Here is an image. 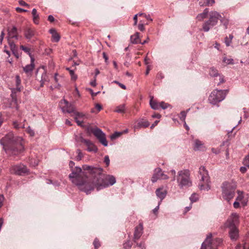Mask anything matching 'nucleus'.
<instances>
[{
  "mask_svg": "<svg viewBox=\"0 0 249 249\" xmlns=\"http://www.w3.org/2000/svg\"><path fill=\"white\" fill-rule=\"evenodd\" d=\"M69 178L72 183L87 194H89L94 188L98 191L116 182L114 176L103 174L102 168L88 165H83L82 168L75 167Z\"/></svg>",
  "mask_w": 249,
  "mask_h": 249,
  "instance_id": "nucleus-1",
  "label": "nucleus"
},
{
  "mask_svg": "<svg viewBox=\"0 0 249 249\" xmlns=\"http://www.w3.org/2000/svg\"><path fill=\"white\" fill-rule=\"evenodd\" d=\"M3 148L6 153L9 155H18L24 149L23 145L20 142L15 140L13 132L8 133L0 141Z\"/></svg>",
  "mask_w": 249,
  "mask_h": 249,
  "instance_id": "nucleus-2",
  "label": "nucleus"
},
{
  "mask_svg": "<svg viewBox=\"0 0 249 249\" xmlns=\"http://www.w3.org/2000/svg\"><path fill=\"white\" fill-rule=\"evenodd\" d=\"M177 181L180 189L188 188L192 185L190 178V172L188 169L179 171L177 177Z\"/></svg>",
  "mask_w": 249,
  "mask_h": 249,
  "instance_id": "nucleus-3",
  "label": "nucleus"
},
{
  "mask_svg": "<svg viewBox=\"0 0 249 249\" xmlns=\"http://www.w3.org/2000/svg\"><path fill=\"white\" fill-rule=\"evenodd\" d=\"M200 183L198 187L201 190H209L210 189V181L208 171L204 166H201L199 170Z\"/></svg>",
  "mask_w": 249,
  "mask_h": 249,
  "instance_id": "nucleus-4",
  "label": "nucleus"
},
{
  "mask_svg": "<svg viewBox=\"0 0 249 249\" xmlns=\"http://www.w3.org/2000/svg\"><path fill=\"white\" fill-rule=\"evenodd\" d=\"M221 18V15L217 12L213 11L209 13V20L203 24V30L205 32H208L210 28L217 24L218 20Z\"/></svg>",
  "mask_w": 249,
  "mask_h": 249,
  "instance_id": "nucleus-5",
  "label": "nucleus"
},
{
  "mask_svg": "<svg viewBox=\"0 0 249 249\" xmlns=\"http://www.w3.org/2000/svg\"><path fill=\"white\" fill-rule=\"evenodd\" d=\"M227 92V90H214L210 95L208 100L211 104L215 105L225 98Z\"/></svg>",
  "mask_w": 249,
  "mask_h": 249,
  "instance_id": "nucleus-6",
  "label": "nucleus"
},
{
  "mask_svg": "<svg viewBox=\"0 0 249 249\" xmlns=\"http://www.w3.org/2000/svg\"><path fill=\"white\" fill-rule=\"evenodd\" d=\"M222 196L225 200L230 202L235 196V188L228 182L223 183L222 187Z\"/></svg>",
  "mask_w": 249,
  "mask_h": 249,
  "instance_id": "nucleus-7",
  "label": "nucleus"
},
{
  "mask_svg": "<svg viewBox=\"0 0 249 249\" xmlns=\"http://www.w3.org/2000/svg\"><path fill=\"white\" fill-rule=\"evenodd\" d=\"M212 235L209 233L205 240L201 245L200 249H217V247L221 242L222 240L220 238H216L212 241Z\"/></svg>",
  "mask_w": 249,
  "mask_h": 249,
  "instance_id": "nucleus-8",
  "label": "nucleus"
},
{
  "mask_svg": "<svg viewBox=\"0 0 249 249\" xmlns=\"http://www.w3.org/2000/svg\"><path fill=\"white\" fill-rule=\"evenodd\" d=\"M88 131L89 133H92L104 146H107L108 143L106 140V134L101 129L98 127H89L88 128Z\"/></svg>",
  "mask_w": 249,
  "mask_h": 249,
  "instance_id": "nucleus-9",
  "label": "nucleus"
},
{
  "mask_svg": "<svg viewBox=\"0 0 249 249\" xmlns=\"http://www.w3.org/2000/svg\"><path fill=\"white\" fill-rule=\"evenodd\" d=\"M239 224V215L237 213H232L225 223V226L228 228L237 227Z\"/></svg>",
  "mask_w": 249,
  "mask_h": 249,
  "instance_id": "nucleus-10",
  "label": "nucleus"
},
{
  "mask_svg": "<svg viewBox=\"0 0 249 249\" xmlns=\"http://www.w3.org/2000/svg\"><path fill=\"white\" fill-rule=\"evenodd\" d=\"M8 35L7 39L9 45L11 44H15L13 39H18V34L17 28L15 26H13L12 28H8L7 29Z\"/></svg>",
  "mask_w": 249,
  "mask_h": 249,
  "instance_id": "nucleus-11",
  "label": "nucleus"
},
{
  "mask_svg": "<svg viewBox=\"0 0 249 249\" xmlns=\"http://www.w3.org/2000/svg\"><path fill=\"white\" fill-rule=\"evenodd\" d=\"M60 105L62 106V110L63 112L73 114L76 109L74 106L69 103L67 100L63 99L60 102Z\"/></svg>",
  "mask_w": 249,
  "mask_h": 249,
  "instance_id": "nucleus-12",
  "label": "nucleus"
},
{
  "mask_svg": "<svg viewBox=\"0 0 249 249\" xmlns=\"http://www.w3.org/2000/svg\"><path fill=\"white\" fill-rule=\"evenodd\" d=\"M10 172L12 174L22 175L28 172L27 167L23 164L16 165L12 166Z\"/></svg>",
  "mask_w": 249,
  "mask_h": 249,
  "instance_id": "nucleus-13",
  "label": "nucleus"
},
{
  "mask_svg": "<svg viewBox=\"0 0 249 249\" xmlns=\"http://www.w3.org/2000/svg\"><path fill=\"white\" fill-rule=\"evenodd\" d=\"M168 178L167 175L164 174L160 168H158L155 169L154 174L152 177V182H156L158 179H167Z\"/></svg>",
  "mask_w": 249,
  "mask_h": 249,
  "instance_id": "nucleus-14",
  "label": "nucleus"
},
{
  "mask_svg": "<svg viewBox=\"0 0 249 249\" xmlns=\"http://www.w3.org/2000/svg\"><path fill=\"white\" fill-rule=\"evenodd\" d=\"M79 141L84 143L87 146V150L89 152H93L95 153L98 151L97 147L89 140L85 139L81 136L79 138Z\"/></svg>",
  "mask_w": 249,
  "mask_h": 249,
  "instance_id": "nucleus-15",
  "label": "nucleus"
},
{
  "mask_svg": "<svg viewBox=\"0 0 249 249\" xmlns=\"http://www.w3.org/2000/svg\"><path fill=\"white\" fill-rule=\"evenodd\" d=\"M143 233V225L142 223H140L138 226H137L135 229L134 233L133 241L136 243L137 241L139 240Z\"/></svg>",
  "mask_w": 249,
  "mask_h": 249,
  "instance_id": "nucleus-16",
  "label": "nucleus"
},
{
  "mask_svg": "<svg viewBox=\"0 0 249 249\" xmlns=\"http://www.w3.org/2000/svg\"><path fill=\"white\" fill-rule=\"evenodd\" d=\"M156 194L158 197H159L161 202V201L165 198L167 194L166 190L163 187L158 188L156 191Z\"/></svg>",
  "mask_w": 249,
  "mask_h": 249,
  "instance_id": "nucleus-17",
  "label": "nucleus"
},
{
  "mask_svg": "<svg viewBox=\"0 0 249 249\" xmlns=\"http://www.w3.org/2000/svg\"><path fill=\"white\" fill-rule=\"evenodd\" d=\"M230 229L229 234L232 240H236L238 237V230L237 227L229 228Z\"/></svg>",
  "mask_w": 249,
  "mask_h": 249,
  "instance_id": "nucleus-18",
  "label": "nucleus"
},
{
  "mask_svg": "<svg viewBox=\"0 0 249 249\" xmlns=\"http://www.w3.org/2000/svg\"><path fill=\"white\" fill-rule=\"evenodd\" d=\"M34 61V57H32L31 59V63L23 67V71L25 72L28 73L32 71L35 67Z\"/></svg>",
  "mask_w": 249,
  "mask_h": 249,
  "instance_id": "nucleus-19",
  "label": "nucleus"
},
{
  "mask_svg": "<svg viewBox=\"0 0 249 249\" xmlns=\"http://www.w3.org/2000/svg\"><path fill=\"white\" fill-rule=\"evenodd\" d=\"M150 125L149 122L144 119H141L138 121L136 128L147 127Z\"/></svg>",
  "mask_w": 249,
  "mask_h": 249,
  "instance_id": "nucleus-20",
  "label": "nucleus"
},
{
  "mask_svg": "<svg viewBox=\"0 0 249 249\" xmlns=\"http://www.w3.org/2000/svg\"><path fill=\"white\" fill-rule=\"evenodd\" d=\"M204 144L202 142L198 140H195L194 141V149L195 150H201L204 149Z\"/></svg>",
  "mask_w": 249,
  "mask_h": 249,
  "instance_id": "nucleus-21",
  "label": "nucleus"
},
{
  "mask_svg": "<svg viewBox=\"0 0 249 249\" xmlns=\"http://www.w3.org/2000/svg\"><path fill=\"white\" fill-rule=\"evenodd\" d=\"M35 35V31L34 30L28 28L24 32V36L26 39L30 40Z\"/></svg>",
  "mask_w": 249,
  "mask_h": 249,
  "instance_id": "nucleus-22",
  "label": "nucleus"
},
{
  "mask_svg": "<svg viewBox=\"0 0 249 249\" xmlns=\"http://www.w3.org/2000/svg\"><path fill=\"white\" fill-rule=\"evenodd\" d=\"M32 14L33 15V20L34 23H35L36 24H38L39 22V14L37 12L36 9L34 8L33 9Z\"/></svg>",
  "mask_w": 249,
  "mask_h": 249,
  "instance_id": "nucleus-23",
  "label": "nucleus"
},
{
  "mask_svg": "<svg viewBox=\"0 0 249 249\" xmlns=\"http://www.w3.org/2000/svg\"><path fill=\"white\" fill-rule=\"evenodd\" d=\"M131 42L133 44H138L141 43L140 39L139 38V34L136 33L134 35L130 37Z\"/></svg>",
  "mask_w": 249,
  "mask_h": 249,
  "instance_id": "nucleus-24",
  "label": "nucleus"
},
{
  "mask_svg": "<svg viewBox=\"0 0 249 249\" xmlns=\"http://www.w3.org/2000/svg\"><path fill=\"white\" fill-rule=\"evenodd\" d=\"M209 13V10L208 8H206L204 9L203 12L202 13H200L196 17V18L198 20H202L203 19L207 18Z\"/></svg>",
  "mask_w": 249,
  "mask_h": 249,
  "instance_id": "nucleus-25",
  "label": "nucleus"
},
{
  "mask_svg": "<svg viewBox=\"0 0 249 249\" xmlns=\"http://www.w3.org/2000/svg\"><path fill=\"white\" fill-rule=\"evenodd\" d=\"M10 46V48L11 49V50L12 51L13 54L17 57L18 58L19 56V55L18 53L17 47L15 44H11L10 45H9Z\"/></svg>",
  "mask_w": 249,
  "mask_h": 249,
  "instance_id": "nucleus-26",
  "label": "nucleus"
},
{
  "mask_svg": "<svg viewBox=\"0 0 249 249\" xmlns=\"http://www.w3.org/2000/svg\"><path fill=\"white\" fill-rule=\"evenodd\" d=\"M150 105L152 108L155 110L159 109L160 104L153 100V97L151 98L150 101Z\"/></svg>",
  "mask_w": 249,
  "mask_h": 249,
  "instance_id": "nucleus-27",
  "label": "nucleus"
},
{
  "mask_svg": "<svg viewBox=\"0 0 249 249\" xmlns=\"http://www.w3.org/2000/svg\"><path fill=\"white\" fill-rule=\"evenodd\" d=\"M237 194L238 196L236 198V200L241 202L242 204H243V205L245 206L246 205L247 203L246 202L244 201L243 202L242 200L244 198V195H243V192L242 191H237Z\"/></svg>",
  "mask_w": 249,
  "mask_h": 249,
  "instance_id": "nucleus-28",
  "label": "nucleus"
},
{
  "mask_svg": "<svg viewBox=\"0 0 249 249\" xmlns=\"http://www.w3.org/2000/svg\"><path fill=\"white\" fill-rule=\"evenodd\" d=\"M220 20L221 23L224 26V28L225 29H227L228 28V26L229 23V19L225 17H221V18L220 19Z\"/></svg>",
  "mask_w": 249,
  "mask_h": 249,
  "instance_id": "nucleus-29",
  "label": "nucleus"
},
{
  "mask_svg": "<svg viewBox=\"0 0 249 249\" xmlns=\"http://www.w3.org/2000/svg\"><path fill=\"white\" fill-rule=\"evenodd\" d=\"M213 3H214V0H202L199 1V4L200 6H203L212 5Z\"/></svg>",
  "mask_w": 249,
  "mask_h": 249,
  "instance_id": "nucleus-30",
  "label": "nucleus"
},
{
  "mask_svg": "<svg viewBox=\"0 0 249 249\" xmlns=\"http://www.w3.org/2000/svg\"><path fill=\"white\" fill-rule=\"evenodd\" d=\"M125 105L122 104L116 107L114 111L119 113H123L125 112Z\"/></svg>",
  "mask_w": 249,
  "mask_h": 249,
  "instance_id": "nucleus-31",
  "label": "nucleus"
},
{
  "mask_svg": "<svg viewBox=\"0 0 249 249\" xmlns=\"http://www.w3.org/2000/svg\"><path fill=\"white\" fill-rule=\"evenodd\" d=\"M20 49L23 50L24 52H25L26 53H27L29 55L31 59L32 57H33V55H32V54L31 53L30 48H29L27 47L24 46L23 45H21L20 46Z\"/></svg>",
  "mask_w": 249,
  "mask_h": 249,
  "instance_id": "nucleus-32",
  "label": "nucleus"
},
{
  "mask_svg": "<svg viewBox=\"0 0 249 249\" xmlns=\"http://www.w3.org/2000/svg\"><path fill=\"white\" fill-rule=\"evenodd\" d=\"M209 74L212 77H216L219 75L217 70L213 67L210 69Z\"/></svg>",
  "mask_w": 249,
  "mask_h": 249,
  "instance_id": "nucleus-33",
  "label": "nucleus"
},
{
  "mask_svg": "<svg viewBox=\"0 0 249 249\" xmlns=\"http://www.w3.org/2000/svg\"><path fill=\"white\" fill-rule=\"evenodd\" d=\"M71 116H74V119L83 118L85 116V114L82 112L77 111L76 110L74 113L71 115Z\"/></svg>",
  "mask_w": 249,
  "mask_h": 249,
  "instance_id": "nucleus-34",
  "label": "nucleus"
},
{
  "mask_svg": "<svg viewBox=\"0 0 249 249\" xmlns=\"http://www.w3.org/2000/svg\"><path fill=\"white\" fill-rule=\"evenodd\" d=\"M102 109V107L99 104H96L95 106V108H92L91 110V112L93 113H96Z\"/></svg>",
  "mask_w": 249,
  "mask_h": 249,
  "instance_id": "nucleus-35",
  "label": "nucleus"
},
{
  "mask_svg": "<svg viewBox=\"0 0 249 249\" xmlns=\"http://www.w3.org/2000/svg\"><path fill=\"white\" fill-rule=\"evenodd\" d=\"M190 109H188L186 111H182L180 112L179 118L182 122L185 121L187 113L189 111Z\"/></svg>",
  "mask_w": 249,
  "mask_h": 249,
  "instance_id": "nucleus-36",
  "label": "nucleus"
},
{
  "mask_svg": "<svg viewBox=\"0 0 249 249\" xmlns=\"http://www.w3.org/2000/svg\"><path fill=\"white\" fill-rule=\"evenodd\" d=\"M16 83L17 89L20 91V89L18 87L21 84V80L19 75H16Z\"/></svg>",
  "mask_w": 249,
  "mask_h": 249,
  "instance_id": "nucleus-37",
  "label": "nucleus"
},
{
  "mask_svg": "<svg viewBox=\"0 0 249 249\" xmlns=\"http://www.w3.org/2000/svg\"><path fill=\"white\" fill-rule=\"evenodd\" d=\"M76 152L77 153V156L76 157L75 159L77 161H80L83 157V154L80 149H77Z\"/></svg>",
  "mask_w": 249,
  "mask_h": 249,
  "instance_id": "nucleus-38",
  "label": "nucleus"
},
{
  "mask_svg": "<svg viewBox=\"0 0 249 249\" xmlns=\"http://www.w3.org/2000/svg\"><path fill=\"white\" fill-rule=\"evenodd\" d=\"M122 134L121 132H116L110 136V139L111 140H113L119 137H120Z\"/></svg>",
  "mask_w": 249,
  "mask_h": 249,
  "instance_id": "nucleus-39",
  "label": "nucleus"
},
{
  "mask_svg": "<svg viewBox=\"0 0 249 249\" xmlns=\"http://www.w3.org/2000/svg\"><path fill=\"white\" fill-rule=\"evenodd\" d=\"M198 198V195L195 193L193 194L190 197V199L192 202H196Z\"/></svg>",
  "mask_w": 249,
  "mask_h": 249,
  "instance_id": "nucleus-40",
  "label": "nucleus"
},
{
  "mask_svg": "<svg viewBox=\"0 0 249 249\" xmlns=\"http://www.w3.org/2000/svg\"><path fill=\"white\" fill-rule=\"evenodd\" d=\"M223 61L226 63L227 64H233V59L232 58H228L226 57H224L223 59Z\"/></svg>",
  "mask_w": 249,
  "mask_h": 249,
  "instance_id": "nucleus-41",
  "label": "nucleus"
},
{
  "mask_svg": "<svg viewBox=\"0 0 249 249\" xmlns=\"http://www.w3.org/2000/svg\"><path fill=\"white\" fill-rule=\"evenodd\" d=\"M132 247V243L130 241H127L124 244V248L125 249H130Z\"/></svg>",
  "mask_w": 249,
  "mask_h": 249,
  "instance_id": "nucleus-42",
  "label": "nucleus"
},
{
  "mask_svg": "<svg viewBox=\"0 0 249 249\" xmlns=\"http://www.w3.org/2000/svg\"><path fill=\"white\" fill-rule=\"evenodd\" d=\"M52 38L53 41L57 42L60 40V37L57 33H56L52 35Z\"/></svg>",
  "mask_w": 249,
  "mask_h": 249,
  "instance_id": "nucleus-43",
  "label": "nucleus"
},
{
  "mask_svg": "<svg viewBox=\"0 0 249 249\" xmlns=\"http://www.w3.org/2000/svg\"><path fill=\"white\" fill-rule=\"evenodd\" d=\"M93 245L95 249H98L101 246L100 243L97 238H95L93 241Z\"/></svg>",
  "mask_w": 249,
  "mask_h": 249,
  "instance_id": "nucleus-44",
  "label": "nucleus"
},
{
  "mask_svg": "<svg viewBox=\"0 0 249 249\" xmlns=\"http://www.w3.org/2000/svg\"><path fill=\"white\" fill-rule=\"evenodd\" d=\"M70 74L71 75V80L75 81L77 79V76L75 74L74 71H70Z\"/></svg>",
  "mask_w": 249,
  "mask_h": 249,
  "instance_id": "nucleus-45",
  "label": "nucleus"
},
{
  "mask_svg": "<svg viewBox=\"0 0 249 249\" xmlns=\"http://www.w3.org/2000/svg\"><path fill=\"white\" fill-rule=\"evenodd\" d=\"M169 106V105L168 104L164 102H161V103H160V107H161L163 109L167 108Z\"/></svg>",
  "mask_w": 249,
  "mask_h": 249,
  "instance_id": "nucleus-46",
  "label": "nucleus"
},
{
  "mask_svg": "<svg viewBox=\"0 0 249 249\" xmlns=\"http://www.w3.org/2000/svg\"><path fill=\"white\" fill-rule=\"evenodd\" d=\"M14 127L16 129H18L19 128H22L24 127L23 125L21 124H19L17 121H15L13 122Z\"/></svg>",
  "mask_w": 249,
  "mask_h": 249,
  "instance_id": "nucleus-47",
  "label": "nucleus"
},
{
  "mask_svg": "<svg viewBox=\"0 0 249 249\" xmlns=\"http://www.w3.org/2000/svg\"><path fill=\"white\" fill-rule=\"evenodd\" d=\"M243 163L246 166L249 167V154L245 157Z\"/></svg>",
  "mask_w": 249,
  "mask_h": 249,
  "instance_id": "nucleus-48",
  "label": "nucleus"
},
{
  "mask_svg": "<svg viewBox=\"0 0 249 249\" xmlns=\"http://www.w3.org/2000/svg\"><path fill=\"white\" fill-rule=\"evenodd\" d=\"M47 184H53V185L55 186H57L59 185V183L57 181L53 182V181L51 179H47Z\"/></svg>",
  "mask_w": 249,
  "mask_h": 249,
  "instance_id": "nucleus-49",
  "label": "nucleus"
},
{
  "mask_svg": "<svg viewBox=\"0 0 249 249\" xmlns=\"http://www.w3.org/2000/svg\"><path fill=\"white\" fill-rule=\"evenodd\" d=\"M104 162L108 166L109 165L110 160L108 156H106L104 158Z\"/></svg>",
  "mask_w": 249,
  "mask_h": 249,
  "instance_id": "nucleus-50",
  "label": "nucleus"
},
{
  "mask_svg": "<svg viewBox=\"0 0 249 249\" xmlns=\"http://www.w3.org/2000/svg\"><path fill=\"white\" fill-rule=\"evenodd\" d=\"M18 3L19 5L21 6H27V7H29V5L26 2H25L23 0H20L18 1Z\"/></svg>",
  "mask_w": 249,
  "mask_h": 249,
  "instance_id": "nucleus-51",
  "label": "nucleus"
},
{
  "mask_svg": "<svg viewBox=\"0 0 249 249\" xmlns=\"http://www.w3.org/2000/svg\"><path fill=\"white\" fill-rule=\"evenodd\" d=\"M225 43L227 46H229L231 43V41L229 40L228 37H226L225 38Z\"/></svg>",
  "mask_w": 249,
  "mask_h": 249,
  "instance_id": "nucleus-52",
  "label": "nucleus"
},
{
  "mask_svg": "<svg viewBox=\"0 0 249 249\" xmlns=\"http://www.w3.org/2000/svg\"><path fill=\"white\" fill-rule=\"evenodd\" d=\"M4 35H5L4 32L3 31H2L1 32V34L0 35V44H1L2 43V41L3 40Z\"/></svg>",
  "mask_w": 249,
  "mask_h": 249,
  "instance_id": "nucleus-53",
  "label": "nucleus"
},
{
  "mask_svg": "<svg viewBox=\"0 0 249 249\" xmlns=\"http://www.w3.org/2000/svg\"><path fill=\"white\" fill-rule=\"evenodd\" d=\"M27 131L31 136H33L35 135L34 131L30 128V127H28Z\"/></svg>",
  "mask_w": 249,
  "mask_h": 249,
  "instance_id": "nucleus-54",
  "label": "nucleus"
},
{
  "mask_svg": "<svg viewBox=\"0 0 249 249\" xmlns=\"http://www.w3.org/2000/svg\"><path fill=\"white\" fill-rule=\"evenodd\" d=\"M103 58L105 59V62L107 64L108 63V56L107 55L106 53H105V52L103 53Z\"/></svg>",
  "mask_w": 249,
  "mask_h": 249,
  "instance_id": "nucleus-55",
  "label": "nucleus"
},
{
  "mask_svg": "<svg viewBox=\"0 0 249 249\" xmlns=\"http://www.w3.org/2000/svg\"><path fill=\"white\" fill-rule=\"evenodd\" d=\"M138 29L141 31H143L145 29V28H144V25L143 24H139L138 25Z\"/></svg>",
  "mask_w": 249,
  "mask_h": 249,
  "instance_id": "nucleus-56",
  "label": "nucleus"
},
{
  "mask_svg": "<svg viewBox=\"0 0 249 249\" xmlns=\"http://www.w3.org/2000/svg\"><path fill=\"white\" fill-rule=\"evenodd\" d=\"M233 207L234 208L237 209L239 207V201L235 200L233 203Z\"/></svg>",
  "mask_w": 249,
  "mask_h": 249,
  "instance_id": "nucleus-57",
  "label": "nucleus"
},
{
  "mask_svg": "<svg viewBox=\"0 0 249 249\" xmlns=\"http://www.w3.org/2000/svg\"><path fill=\"white\" fill-rule=\"evenodd\" d=\"M138 16V14H136L134 17H133V19L134 20V25H136L137 24V22H138V18H137V17Z\"/></svg>",
  "mask_w": 249,
  "mask_h": 249,
  "instance_id": "nucleus-58",
  "label": "nucleus"
},
{
  "mask_svg": "<svg viewBox=\"0 0 249 249\" xmlns=\"http://www.w3.org/2000/svg\"><path fill=\"white\" fill-rule=\"evenodd\" d=\"M75 120L78 125L82 126V124L83 123V122L82 121H80L78 120V119H75Z\"/></svg>",
  "mask_w": 249,
  "mask_h": 249,
  "instance_id": "nucleus-59",
  "label": "nucleus"
},
{
  "mask_svg": "<svg viewBox=\"0 0 249 249\" xmlns=\"http://www.w3.org/2000/svg\"><path fill=\"white\" fill-rule=\"evenodd\" d=\"M3 200L4 197L3 195H0V208L2 206Z\"/></svg>",
  "mask_w": 249,
  "mask_h": 249,
  "instance_id": "nucleus-60",
  "label": "nucleus"
},
{
  "mask_svg": "<svg viewBox=\"0 0 249 249\" xmlns=\"http://www.w3.org/2000/svg\"><path fill=\"white\" fill-rule=\"evenodd\" d=\"M160 202L159 203L158 205L155 209H154L153 210V212L154 213L156 214V213L158 212L159 209V205H160Z\"/></svg>",
  "mask_w": 249,
  "mask_h": 249,
  "instance_id": "nucleus-61",
  "label": "nucleus"
},
{
  "mask_svg": "<svg viewBox=\"0 0 249 249\" xmlns=\"http://www.w3.org/2000/svg\"><path fill=\"white\" fill-rule=\"evenodd\" d=\"M90 84L91 86L95 87L96 86V78H95L94 79L91 81L90 83Z\"/></svg>",
  "mask_w": 249,
  "mask_h": 249,
  "instance_id": "nucleus-62",
  "label": "nucleus"
},
{
  "mask_svg": "<svg viewBox=\"0 0 249 249\" xmlns=\"http://www.w3.org/2000/svg\"><path fill=\"white\" fill-rule=\"evenodd\" d=\"M48 20L50 22H52L54 21V18L52 15H49L48 18Z\"/></svg>",
  "mask_w": 249,
  "mask_h": 249,
  "instance_id": "nucleus-63",
  "label": "nucleus"
},
{
  "mask_svg": "<svg viewBox=\"0 0 249 249\" xmlns=\"http://www.w3.org/2000/svg\"><path fill=\"white\" fill-rule=\"evenodd\" d=\"M160 115L158 113H155L152 115V117L154 118H160Z\"/></svg>",
  "mask_w": 249,
  "mask_h": 249,
  "instance_id": "nucleus-64",
  "label": "nucleus"
}]
</instances>
